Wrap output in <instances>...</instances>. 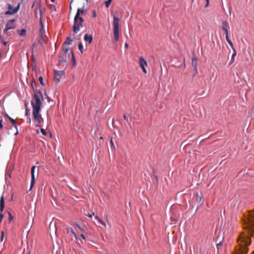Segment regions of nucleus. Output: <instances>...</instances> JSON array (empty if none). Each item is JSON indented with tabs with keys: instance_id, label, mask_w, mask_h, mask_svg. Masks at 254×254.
I'll use <instances>...</instances> for the list:
<instances>
[{
	"instance_id": "nucleus-1",
	"label": "nucleus",
	"mask_w": 254,
	"mask_h": 254,
	"mask_svg": "<svg viewBox=\"0 0 254 254\" xmlns=\"http://www.w3.org/2000/svg\"><path fill=\"white\" fill-rule=\"evenodd\" d=\"M243 221L244 231L237 239L238 245L233 254H246L248 253V246L252 242L251 237L254 234V210L245 216Z\"/></svg>"
},
{
	"instance_id": "nucleus-2",
	"label": "nucleus",
	"mask_w": 254,
	"mask_h": 254,
	"mask_svg": "<svg viewBox=\"0 0 254 254\" xmlns=\"http://www.w3.org/2000/svg\"><path fill=\"white\" fill-rule=\"evenodd\" d=\"M43 97L41 92H36L35 93L33 100L31 101L32 106V114L34 121L38 126L41 127V122L43 119L40 114L41 107L42 106V101Z\"/></svg>"
},
{
	"instance_id": "nucleus-3",
	"label": "nucleus",
	"mask_w": 254,
	"mask_h": 254,
	"mask_svg": "<svg viewBox=\"0 0 254 254\" xmlns=\"http://www.w3.org/2000/svg\"><path fill=\"white\" fill-rule=\"evenodd\" d=\"M119 22H120L119 18L115 16H114L113 33H114V39L116 41H118L119 39Z\"/></svg>"
},
{
	"instance_id": "nucleus-4",
	"label": "nucleus",
	"mask_w": 254,
	"mask_h": 254,
	"mask_svg": "<svg viewBox=\"0 0 254 254\" xmlns=\"http://www.w3.org/2000/svg\"><path fill=\"white\" fill-rule=\"evenodd\" d=\"M83 19L82 17H74V25L73 26V31L77 33L80 30V27L82 26Z\"/></svg>"
},
{
	"instance_id": "nucleus-5",
	"label": "nucleus",
	"mask_w": 254,
	"mask_h": 254,
	"mask_svg": "<svg viewBox=\"0 0 254 254\" xmlns=\"http://www.w3.org/2000/svg\"><path fill=\"white\" fill-rule=\"evenodd\" d=\"M64 74V72L62 70H55L54 71V81L58 84L60 82L61 77Z\"/></svg>"
},
{
	"instance_id": "nucleus-6",
	"label": "nucleus",
	"mask_w": 254,
	"mask_h": 254,
	"mask_svg": "<svg viewBox=\"0 0 254 254\" xmlns=\"http://www.w3.org/2000/svg\"><path fill=\"white\" fill-rule=\"evenodd\" d=\"M19 9V3L15 8H13L10 4H8V10L5 12L6 15L13 14L17 12Z\"/></svg>"
},
{
	"instance_id": "nucleus-7",
	"label": "nucleus",
	"mask_w": 254,
	"mask_h": 254,
	"mask_svg": "<svg viewBox=\"0 0 254 254\" xmlns=\"http://www.w3.org/2000/svg\"><path fill=\"white\" fill-rule=\"evenodd\" d=\"M39 12L40 13V25H41V27L39 30V35H40V37L42 39H44V37L45 36V30L44 29V25H43V24L42 22V13L41 10H39Z\"/></svg>"
},
{
	"instance_id": "nucleus-8",
	"label": "nucleus",
	"mask_w": 254,
	"mask_h": 254,
	"mask_svg": "<svg viewBox=\"0 0 254 254\" xmlns=\"http://www.w3.org/2000/svg\"><path fill=\"white\" fill-rule=\"evenodd\" d=\"M139 64L140 67L142 68L143 73L146 74L147 73V71L145 68V66L147 65V63L146 60L142 57H140L139 58Z\"/></svg>"
},
{
	"instance_id": "nucleus-9",
	"label": "nucleus",
	"mask_w": 254,
	"mask_h": 254,
	"mask_svg": "<svg viewBox=\"0 0 254 254\" xmlns=\"http://www.w3.org/2000/svg\"><path fill=\"white\" fill-rule=\"evenodd\" d=\"M73 228L74 229V230L72 228H69V231L74 235L75 239L77 241H80L81 244H82L83 241L81 240H80V237L78 235V234H79V231L77 230V229H76L75 227H73Z\"/></svg>"
},
{
	"instance_id": "nucleus-10",
	"label": "nucleus",
	"mask_w": 254,
	"mask_h": 254,
	"mask_svg": "<svg viewBox=\"0 0 254 254\" xmlns=\"http://www.w3.org/2000/svg\"><path fill=\"white\" fill-rule=\"evenodd\" d=\"M15 21V19H12L9 20L6 25L5 28L4 29V32H7L9 29H12L15 28V25L14 22Z\"/></svg>"
},
{
	"instance_id": "nucleus-11",
	"label": "nucleus",
	"mask_w": 254,
	"mask_h": 254,
	"mask_svg": "<svg viewBox=\"0 0 254 254\" xmlns=\"http://www.w3.org/2000/svg\"><path fill=\"white\" fill-rule=\"evenodd\" d=\"M229 28L228 22L226 21H223L222 22V29L224 31L225 34L228 33V29Z\"/></svg>"
},
{
	"instance_id": "nucleus-12",
	"label": "nucleus",
	"mask_w": 254,
	"mask_h": 254,
	"mask_svg": "<svg viewBox=\"0 0 254 254\" xmlns=\"http://www.w3.org/2000/svg\"><path fill=\"white\" fill-rule=\"evenodd\" d=\"M85 13L84 10L82 8H78L75 17H82L84 14Z\"/></svg>"
},
{
	"instance_id": "nucleus-13",
	"label": "nucleus",
	"mask_w": 254,
	"mask_h": 254,
	"mask_svg": "<svg viewBox=\"0 0 254 254\" xmlns=\"http://www.w3.org/2000/svg\"><path fill=\"white\" fill-rule=\"evenodd\" d=\"M4 208V200L3 196L2 195L0 199V211L2 212Z\"/></svg>"
},
{
	"instance_id": "nucleus-14",
	"label": "nucleus",
	"mask_w": 254,
	"mask_h": 254,
	"mask_svg": "<svg viewBox=\"0 0 254 254\" xmlns=\"http://www.w3.org/2000/svg\"><path fill=\"white\" fill-rule=\"evenodd\" d=\"M84 39L86 42H88L90 44L92 41V36L91 35L85 34L84 37Z\"/></svg>"
},
{
	"instance_id": "nucleus-15",
	"label": "nucleus",
	"mask_w": 254,
	"mask_h": 254,
	"mask_svg": "<svg viewBox=\"0 0 254 254\" xmlns=\"http://www.w3.org/2000/svg\"><path fill=\"white\" fill-rule=\"evenodd\" d=\"M8 119L11 121V123H12V124L13 126V127L16 128V132L15 133V135L17 134V133H18V130H17V128H16V121H15L14 119H12L11 118H10V117H8Z\"/></svg>"
},
{
	"instance_id": "nucleus-16",
	"label": "nucleus",
	"mask_w": 254,
	"mask_h": 254,
	"mask_svg": "<svg viewBox=\"0 0 254 254\" xmlns=\"http://www.w3.org/2000/svg\"><path fill=\"white\" fill-rule=\"evenodd\" d=\"M73 227H75L76 229H77V230L79 231V233L80 232H84V230L83 228H82L78 224H74L73 225Z\"/></svg>"
},
{
	"instance_id": "nucleus-17",
	"label": "nucleus",
	"mask_w": 254,
	"mask_h": 254,
	"mask_svg": "<svg viewBox=\"0 0 254 254\" xmlns=\"http://www.w3.org/2000/svg\"><path fill=\"white\" fill-rule=\"evenodd\" d=\"M35 168H36V166H33L32 167L31 169V179H32V180L35 179L34 171H35Z\"/></svg>"
},
{
	"instance_id": "nucleus-18",
	"label": "nucleus",
	"mask_w": 254,
	"mask_h": 254,
	"mask_svg": "<svg viewBox=\"0 0 254 254\" xmlns=\"http://www.w3.org/2000/svg\"><path fill=\"white\" fill-rule=\"evenodd\" d=\"M191 64L193 67H194L195 69H196V59L195 58H192L191 59Z\"/></svg>"
},
{
	"instance_id": "nucleus-19",
	"label": "nucleus",
	"mask_w": 254,
	"mask_h": 254,
	"mask_svg": "<svg viewBox=\"0 0 254 254\" xmlns=\"http://www.w3.org/2000/svg\"><path fill=\"white\" fill-rule=\"evenodd\" d=\"M72 40L70 37H67L65 41L64 42V44L67 45H70L72 43Z\"/></svg>"
},
{
	"instance_id": "nucleus-20",
	"label": "nucleus",
	"mask_w": 254,
	"mask_h": 254,
	"mask_svg": "<svg viewBox=\"0 0 254 254\" xmlns=\"http://www.w3.org/2000/svg\"><path fill=\"white\" fill-rule=\"evenodd\" d=\"M26 30L24 29H22L18 31V33L19 35L20 36L25 35L26 34Z\"/></svg>"
},
{
	"instance_id": "nucleus-21",
	"label": "nucleus",
	"mask_w": 254,
	"mask_h": 254,
	"mask_svg": "<svg viewBox=\"0 0 254 254\" xmlns=\"http://www.w3.org/2000/svg\"><path fill=\"white\" fill-rule=\"evenodd\" d=\"M41 132L44 136H46L47 135L46 130L43 128L41 129Z\"/></svg>"
},
{
	"instance_id": "nucleus-22",
	"label": "nucleus",
	"mask_w": 254,
	"mask_h": 254,
	"mask_svg": "<svg viewBox=\"0 0 254 254\" xmlns=\"http://www.w3.org/2000/svg\"><path fill=\"white\" fill-rule=\"evenodd\" d=\"M112 0H108L107 1H105V5L107 7H108L110 4L111 3Z\"/></svg>"
},
{
	"instance_id": "nucleus-23",
	"label": "nucleus",
	"mask_w": 254,
	"mask_h": 254,
	"mask_svg": "<svg viewBox=\"0 0 254 254\" xmlns=\"http://www.w3.org/2000/svg\"><path fill=\"white\" fill-rule=\"evenodd\" d=\"M39 10H42V9H41V7H39V8H37V9H35V14L36 15V16L38 15V12L39 13V14L40 15V13L39 12ZM41 12H42V13L43 14L42 11H41Z\"/></svg>"
},
{
	"instance_id": "nucleus-24",
	"label": "nucleus",
	"mask_w": 254,
	"mask_h": 254,
	"mask_svg": "<svg viewBox=\"0 0 254 254\" xmlns=\"http://www.w3.org/2000/svg\"><path fill=\"white\" fill-rule=\"evenodd\" d=\"M78 49L79 50H80V51L82 53V50L83 49V45H82V44L81 43H80L78 45Z\"/></svg>"
},
{
	"instance_id": "nucleus-25",
	"label": "nucleus",
	"mask_w": 254,
	"mask_h": 254,
	"mask_svg": "<svg viewBox=\"0 0 254 254\" xmlns=\"http://www.w3.org/2000/svg\"><path fill=\"white\" fill-rule=\"evenodd\" d=\"M39 82L40 83L43 85H44V81H43V78L42 76H40L39 78Z\"/></svg>"
},
{
	"instance_id": "nucleus-26",
	"label": "nucleus",
	"mask_w": 254,
	"mask_h": 254,
	"mask_svg": "<svg viewBox=\"0 0 254 254\" xmlns=\"http://www.w3.org/2000/svg\"><path fill=\"white\" fill-rule=\"evenodd\" d=\"M236 55V51H235V53L233 54L232 55V59H231V63L230 64H232L234 61V57Z\"/></svg>"
},
{
	"instance_id": "nucleus-27",
	"label": "nucleus",
	"mask_w": 254,
	"mask_h": 254,
	"mask_svg": "<svg viewBox=\"0 0 254 254\" xmlns=\"http://www.w3.org/2000/svg\"><path fill=\"white\" fill-rule=\"evenodd\" d=\"M34 184H35V179H34V180L31 179V188H30L31 189L34 186Z\"/></svg>"
},
{
	"instance_id": "nucleus-28",
	"label": "nucleus",
	"mask_w": 254,
	"mask_h": 254,
	"mask_svg": "<svg viewBox=\"0 0 254 254\" xmlns=\"http://www.w3.org/2000/svg\"><path fill=\"white\" fill-rule=\"evenodd\" d=\"M95 218L96 220H98V221L100 224H101V223H102V220L100 218H99L98 216H96L95 217Z\"/></svg>"
},
{
	"instance_id": "nucleus-29",
	"label": "nucleus",
	"mask_w": 254,
	"mask_h": 254,
	"mask_svg": "<svg viewBox=\"0 0 254 254\" xmlns=\"http://www.w3.org/2000/svg\"><path fill=\"white\" fill-rule=\"evenodd\" d=\"M8 214H9V221H10L13 219V217L10 213L9 212Z\"/></svg>"
},
{
	"instance_id": "nucleus-30",
	"label": "nucleus",
	"mask_w": 254,
	"mask_h": 254,
	"mask_svg": "<svg viewBox=\"0 0 254 254\" xmlns=\"http://www.w3.org/2000/svg\"><path fill=\"white\" fill-rule=\"evenodd\" d=\"M3 218V215L1 213H0V223L2 221Z\"/></svg>"
},
{
	"instance_id": "nucleus-31",
	"label": "nucleus",
	"mask_w": 254,
	"mask_h": 254,
	"mask_svg": "<svg viewBox=\"0 0 254 254\" xmlns=\"http://www.w3.org/2000/svg\"><path fill=\"white\" fill-rule=\"evenodd\" d=\"M4 232L3 231H2L1 232V241H3V237H4Z\"/></svg>"
},
{
	"instance_id": "nucleus-32",
	"label": "nucleus",
	"mask_w": 254,
	"mask_h": 254,
	"mask_svg": "<svg viewBox=\"0 0 254 254\" xmlns=\"http://www.w3.org/2000/svg\"><path fill=\"white\" fill-rule=\"evenodd\" d=\"M226 41H227V42L228 41H231L229 38V37H228V33L227 34H226Z\"/></svg>"
},
{
	"instance_id": "nucleus-33",
	"label": "nucleus",
	"mask_w": 254,
	"mask_h": 254,
	"mask_svg": "<svg viewBox=\"0 0 254 254\" xmlns=\"http://www.w3.org/2000/svg\"><path fill=\"white\" fill-rule=\"evenodd\" d=\"M80 237L84 240L86 239L85 236L83 234H80Z\"/></svg>"
},
{
	"instance_id": "nucleus-34",
	"label": "nucleus",
	"mask_w": 254,
	"mask_h": 254,
	"mask_svg": "<svg viewBox=\"0 0 254 254\" xmlns=\"http://www.w3.org/2000/svg\"><path fill=\"white\" fill-rule=\"evenodd\" d=\"M3 127V126L2 124V120L0 119V128L2 129Z\"/></svg>"
},
{
	"instance_id": "nucleus-35",
	"label": "nucleus",
	"mask_w": 254,
	"mask_h": 254,
	"mask_svg": "<svg viewBox=\"0 0 254 254\" xmlns=\"http://www.w3.org/2000/svg\"><path fill=\"white\" fill-rule=\"evenodd\" d=\"M96 16V12L95 10H93V14H92V17H95Z\"/></svg>"
},
{
	"instance_id": "nucleus-36",
	"label": "nucleus",
	"mask_w": 254,
	"mask_h": 254,
	"mask_svg": "<svg viewBox=\"0 0 254 254\" xmlns=\"http://www.w3.org/2000/svg\"><path fill=\"white\" fill-rule=\"evenodd\" d=\"M228 44L230 45V46L232 48H233V43H232V42H231V41H228Z\"/></svg>"
},
{
	"instance_id": "nucleus-37",
	"label": "nucleus",
	"mask_w": 254,
	"mask_h": 254,
	"mask_svg": "<svg viewBox=\"0 0 254 254\" xmlns=\"http://www.w3.org/2000/svg\"><path fill=\"white\" fill-rule=\"evenodd\" d=\"M205 0L206 1V4L205 7H206L209 5V0Z\"/></svg>"
},
{
	"instance_id": "nucleus-38",
	"label": "nucleus",
	"mask_w": 254,
	"mask_h": 254,
	"mask_svg": "<svg viewBox=\"0 0 254 254\" xmlns=\"http://www.w3.org/2000/svg\"><path fill=\"white\" fill-rule=\"evenodd\" d=\"M3 38L2 36L0 35V42L3 41Z\"/></svg>"
},
{
	"instance_id": "nucleus-39",
	"label": "nucleus",
	"mask_w": 254,
	"mask_h": 254,
	"mask_svg": "<svg viewBox=\"0 0 254 254\" xmlns=\"http://www.w3.org/2000/svg\"><path fill=\"white\" fill-rule=\"evenodd\" d=\"M94 213H93L92 214L88 213V216L89 217L91 218L92 217V216L94 215Z\"/></svg>"
},
{
	"instance_id": "nucleus-40",
	"label": "nucleus",
	"mask_w": 254,
	"mask_h": 254,
	"mask_svg": "<svg viewBox=\"0 0 254 254\" xmlns=\"http://www.w3.org/2000/svg\"><path fill=\"white\" fill-rule=\"evenodd\" d=\"M101 224L103 225L105 227H106V224L105 222L102 221Z\"/></svg>"
},
{
	"instance_id": "nucleus-41",
	"label": "nucleus",
	"mask_w": 254,
	"mask_h": 254,
	"mask_svg": "<svg viewBox=\"0 0 254 254\" xmlns=\"http://www.w3.org/2000/svg\"><path fill=\"white\" fill-rule=\"evenodd\" d=\"M1 43H2L4 46H6L7 44V42H5L4 40L3 42H1Z\"/></svg>"
},
{
	"instance_id": "nucleus-42",
	"label": "nucleus",
	"mask_w": 254,
	"mask_h": 254,
	"mask_svg": "<svg viewBox=\"0 0 254 254\" xmlns=\"http://www.w3.org/2000/svg\"><path fill=\"white\" fill-rule=\"evenodd\" d=\"M125 47L126 48H128V45L127 43L125 44Z\"/></svg>"
},
{
	"instance_id": "nucleus-43",
	"label": "nucleus",
	"mask_w": 254,
	"mask_h": 254,
	"mask_svg": "<svg viewBox=\"0 0 254 254\" xmlns=\"http://www.w3.org/2000/svg\"><path fill=\"white\" fill-rule=\"evenodd\" d=\"M124 118L125 120H127V116L124 115Z\"/></svg>"
},
{
	"instance_id": "nucleus-44",
	"label": "nucleus",
	"mask_w": 254,
	"mask_h": 254,
	"mask_svg": "<svg viewBox=\"0 0 254 254\" xmlns=\"http://www.w3.org/2000/svg\"><path fill=\"white\" fill-rule=\"evenodd\" d=\"M100 138L101 139H103V137H100Z\"/></svg>"
},
{
	"instance_id": "nucleus-45",
	"label": "nucleus",
	"mask_w": 254,
	"mask_h": 254,
	"mask_svg": "<svg viewBox=\"0 0 254 254\" xmlns=\"http://www.w3.org/2000/svg\"><path fill=\"white\" fill-rule=\"evenodd\" d=\"M253 254H254V252L253 253Z\"/></svg>"
},
{
	"instance_id": "nucleus-46",
	"label": "nucleus",
	"mask_w": 254,
	"mask_h": 254,
	"mask_svg": "<svg viewBox=\"0 0 254 254\" xmlns=\"http://www.w3.org/2000/svg\"><path fill=\"white\" fill-rule=\"evenodd\" d=\"M52 1H53V0H51Z\"/></svg>"
}]
</instances>
